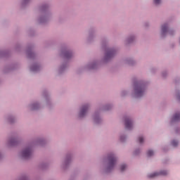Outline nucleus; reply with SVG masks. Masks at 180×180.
I'll return each mask as SVG.
<instances>
[{
	"mask_svg": "<svg viewBox=\"0 0 180 180\" xmlns=\"http://www.w3.org/2000/svg\"><path fill=\"white\" fill-rule=\"evenodd\" d=\"M22 155L23 158H30V155H32V149H30V148L25 149L22 151Z\"/></svg>",
	"mask_w": 180,
	"mask_h": 180,
	"instance_id": "3",
	"label": "nucleus"
},
{
	"mask_svg": "<svg viewBox=\"0 0 180 180\" xmlns=\"http://www.w3.org/2000/svg\"><path fill=\"white\" fill-rule=\"evenodd\" d=\"M172 145L173 146V147H176V146H178V141H172Z\"/></svg>",
	"mask_w": 180,
	"mask_h": 180,
	"instance_id": "11",
	"label": "nucleus"
},
{
	"mask_svg": "<svg viewBox=\"0 0 180 180\" xmlns=\"http://www.w3.org/2000/svg\"><path fill=\"white\" fill-rule=\"evenodd\" d=\"M125 168H127L126 165H121V167H120V171H121V172L124 171Z\"/></svg>",
	"mask_w": 180,
	"mask_h": 180,
	"instance_id": "12",
	"label": "nucleus"
},
{
	"mask_svg": "<svg viewBox=\"0 0 180 180\" xmlns=\"http://www.w3.org/2000/svg\"><path fill=\"white\" fill-rule=\"evenodd\" d=\"M108 164L110 169L115 167V164H116V158L115 157V155L110 154L108 155Z\"/></svg>",
	"mask_w": 180,
	"mask_h": 180,
	"instance_id": "2",
	"label": "nucleus"
},
{
	"mask_svg": "<svg viewBox=\"0 0 180 180\" xmlns=\"http://www.w3.org/2000/svg\"><path fill=\"white\" fill-rule=\"evenodd\" d=\"M167 30H168V26L167 25H164L162 26V34H165L167 33Z\"/></svg>",
	"mask_w": 180,
	"mask_h": 180,
	"instance_id": "9",
	"label": "nucleus"
},
{
	"mask_svg": "<svg viewBox=\"0 0 180 180\" xmlns=\"http://www.w3.org/2000/svg\"><path fill=\"white\" fill-rule=\"evenodd\" d=\"M167 171L164 170V171L160 172V173L155 172V173L149 174L148 177L149 178H155V176H158V175H167Z\"/></svg>",
	"mask_w": 180,
	"mask_h": 180,
	"instance_id": "5",
	"label": "nucleus"
},
{
	"mask_svg": "<svg viewBox=\"0 0 180 180\" xmlns=\"http://www.w3.org/2000/svg\"><path fill=\"white\" fill-rule=\"evenodd\" d=\"M147 155L148 157H153V155H154V151H153L151 150H148Z\"/></svg>",
	"mask_w": 180,
	"mask_h": 180,
	"instance_id": "10",
	"label": "nucleus"
},
{
	"mask_svg": "<svg viewBox=\"0 0 180 180\" xmlns=\"http://www.w3.org/2000/svg\"><path fill=\"white\" fill-rule=\"evenodd\" d=\"M113 54H115V51H112V50H109L105 55V57L107 58H110V57H113Z\"/></svg>",
	"mask_w": 180,
	"mask_h": 180,
	"instance_id": "7",
	"label": "nucleus"
},
{
	"mask_svg": "<svg viewBox=\"0 0 180 180\" xmlns=\"http://www.w3.org/2000/svg\"><path fill=\"white\" fill-rule=\"evenodd\" d=\"M32 109H36V108H33Z\"/></svg>",
	"mask_w": 180,
	"mask_h": 180,
	"instance_id": "19",
	"label": "nucleus"
},
{
	"mask_svg": "<svg viewBox=\"0 0 180 180\" xmlns=\"http://www.w3.org/2000/svg\"><path fill=\"white\" fill-rule=\"evenodd\" d=\"M65 57L66 58H70V57H71V53H70V52L66 53L65 54Z\"/></svg>",
	"mask_w": 180,
	"mask_h": 180,
	"instance_id": "13",
	"label": "nucleus"
},
{
	"mask_svg": "<svg viewBox=\"0 0 180 180\" xmlns=\"http://www.w3.org/2000/svg\"><path fill=\"white\" fill-rule=\"evenodd\" d=\"M37 68H39V66H34L31 68V71H37Z\"/></svg>",
	"mask_w": 180,
	"mask_h": 180,
	"instance_id": "14",
	"label": "nucleus"
},
{
	"mask_svg": "<svg viewBox=\"0 0 180 180\" xmlns=\"http://www.w3.org/2000/svg\"><path fill=\"white\" fill-rule=\"evenodd\" d=\"M143 141H144V139H143V136H140L139 138V143H141Z\"/></svg>",
	"mask_w": 180,
	"mask_h": 180,
	"instance_id": "15",
	"label": "nucleus"
},
{
	"mask_svg": "<svg viewBox=\"0 0 180 180\" xmlns=\"http://www.w3.org/2000/svg\"><path fill=\"white\" fill-rule=\"evenodd\" d=\"M125 127L128 130H130L133 127V122H131V120L130 118L125 119Z\"/></svg>",
	"mask_w": 180,
	"mask_h": 180,
	"instance_id": "4",
	"label": "nucleus"
},
{
	"mask_svg": "<svg viewBox=\"0 0 180 180\" xmlns=\"http://www.w3.org/2000/svg\"><path fill=\"white\" fill-rule=\"evenodd\" d=\"M121 141H123V137L120 138Z\"/></svg>",
	"mask_w": 180,
	"mask_h": 180,
	"instance_id": "17",
	"label": "nucleus"
},
{
	"mask_svg": "<svg viewBox=\"0 0 180 180\" xmlns=\"http://www.w3.org/2000/svg\"><path fill=\"white\" fill-rule=\"evenodd\" d=\"M180 120V113H176L173 117V122H178Z\"/></svg>",
	"mask_w": 180,
	"mask_h": 180,
	"instance_id": "8",
	"label": "nucleus"
},
{
	"mask_svg": "<svg viewBox=\"0 0 180 180\" xmlns=\"http://www.w3.org/2000/svg\"><path fill=\"white\" fill-rule=\"evenodd\" d=\"M177 98L179 99V96H177Z\"/></svg>",
	"mask_w": 180,
	"mask_h": 180,
	"instance_id": "18",
	"label": "nucleus"
},
{
	"mask_svg": "<svg viewBox=\"0 0 180 180\" xmlns=\"http://www.w3.org/2000/svg\"><path fill=\"white\" fill-rule=\"evenodd\" d=\"M154 2L156 5H158L159 4H160L161 0H154Z\"/></svg>",
	"mask_w": 180,
	"mask_h": 180,
	"instance_id": "16",
	"label": "nucleus"
},
{
	"mask_svg": "<svg viewBox=\"0 0 180 180\" xmlns=\"http://www.w3.org/2000/svg\"><path fill=\"white\" fill-rule=\"evenodd\" d=\"M135 95L136 98H140L144 95V86H143V84H135Z\"/></svg>",
	"mask_w": 180,
	"mask_h": 180,
	"instance_id": "1",
	"label": "nucleus"
},
{
	"mask_svg": "<svg viewBox=\"0 0 180 180\" xmlns=\"http://www.w3.org/2000/svg\"><path fill=\"white\" fill-rule=\"evenodd\" d=\"M87 110H88V105L83 106L82 108L80 113H79L80 117H83V116H85Z\"/></svg>",
	"mask_w": 180,
	"mask_h": 180,
	"instance_id": "6",
	"label": "nucleus"
}]
</instances>
